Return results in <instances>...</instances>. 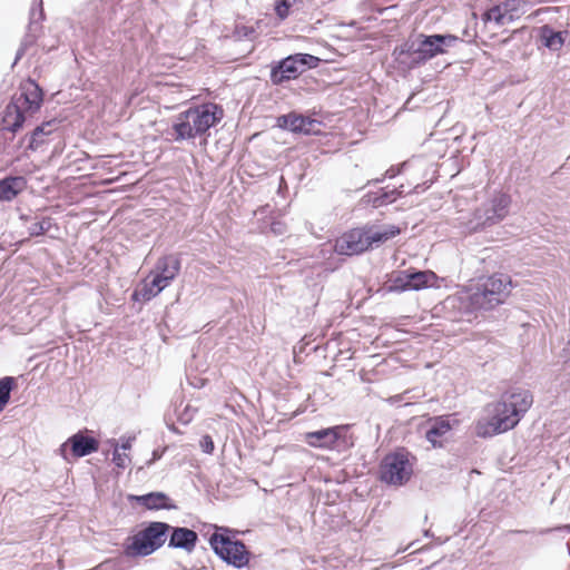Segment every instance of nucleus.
<instances>
[{
    "label": "nucleus",
    "mask_w": 570,
    "mask_h": 570,
    "mask_svg": "<svg viewBox=\"0 0 570 570\" xmlns=\"http://www.w3.org/2000/svg\"><path fill=\"white\" fill-rule=\"evenodd\" d=\"M451 430L452 425L448 415L435 416L431 420L429 428L425 430V439L434 449H441L443 448L441 438Z\"/></svg>",
    "instance_id": "obj_21"
},
{
    "label": "nucleus",
    "mask_w": 570,
    "mask_h": 570,
    "mask_svg": "<svg viewBox=\"0 0 570 570\" xmlns=\"http://www.w3.org/2000/svg\"><path fill=\"white\" fill-rule=\"evenodd\" d=\"M45 91L32 78H27L19 86V94L12 96L3 111V129L17 132L27 122V114H36L42 106Z\"/></svg>",
    "instance_id": "obj_5"
},
{
    "label": "nucleus",
    "mask_w": 570,
    "mask_h": 570,
    "mask_svg": "<svg viewBox=\"0 0 570 570\" xmlns=\"http://www.w3.org/2000/svg\"><path fill=\"white\" fill-rule=\"evenodd\" d=\"M401 173V169L395 166H391L385 173L384 177L386 178H394Z\"/></svg>",
    "instance_id": "obj_41"
},
{
    "label": "nucleus",
    "mask_w": 570,
    "mask_h": 570,
    "mask_svg": "<svg viewBox=\"0 0 570 570\" xmlns=\"http://www.w3.org/2000/svg\"><path fill=\"white\" fill-rule=\"evenodd\" d=\"M365 227L368 243H371V249L381 246L389 239L401 234V228L396 225H387L383 229H379L374 225H365Z\"/></svg>",
    "instance_id": "obj_24"
},
{
    "label": "nucleus",
    "mask_w": 570,
    "mask_h": 570,
    "mask_svg": "<svg viewBox=\"0 0 570 570\" xmlns=\"http://www.w3.org/2000/svg\"><path fill=\"white\" fill-rule=\"evenodd\" d=\"M508 13L507 4H494L483 11L481 20L484 23L494 22L497 26H503Z\"/></svg>",
    "instance_id": "obj_25"
},
{
    "label": "nucleus",
    "mask_w": 570,
    "mask_h": 570,
    "mask_svg": "<svg viewBox=\"0 0 570 570\" xmlns=\"http://www.w3.org/2000/svg\"><path fill=\"white\" fill-rule=\"evenodd\" d=\"M303 440L311 448L346 453L355 446L356 438L352 425L340 424L305 432Z\"/></svg>",
    "instance_id": "obj_10"
},
{
    "label": "nucleus",
    "mask_w": 570,
    "mask_h": 570,
    "mask_svg": "<svg viewBox=\"0 0 570 570\" xmlns=\"http://www.w3.org/2000/svg\"><path fill=\"white\" fill-rule=\"evenodd\" d=\"M46 19L43 2L42 0H35L29 12V23L28 27L30 30H42V22Z\"/></svg>",
    "instance_id": "obj_26"
},
{
    "label": "nucleus",
    "mask_w": 570,
    "mask_h": 570,
    "mask_svg": "<svg viewBox=\"0 0 570 570\" xmlns=\"http://www.w3.org/2000/svg\"><path fill=\"white\" fill-rule=\"evenodd\" d=\"M234 37L238 40H243L249 38L253 33H255L254 27L245 26V24H236L234 28Z\"/></svg>",
    "instance_id": "obj_34"
},
{
    "label": "nucleus",
    "mask_w": 570,
    "mask_h": 570,
    "mask_svg": "<svg viewBox=\"0 0 570 570\" xmlns=\"http://www.w3.org/2000/svg\"><path fill=\"white\" fill-rule=\"evenodd\" d=\"M53 226V219L51 217H41L40 220H36L28 226V233L31 237H38L45 235Z\"/></svg>",
    "instance_id": "obj_30"
},
{
    "label": "nucleus",
    "mask_w": 570,
    "mask_h": 570,
    "mask_svg": "<svg viewBox=\"0 0 570 570\" xmlns=\"http://www.w3.org/2000/svg\"><path fill=\"white\" fill-rule=\"evenodd\" d=\"M166 424H167V428H168L169 431H171V432H174L176 434L180 433V431L176 428V425L174 423H168L167 422Z\"/></svg>",
    "instance_id": "obj_47"
},
{
    "label": "nucleus",
    "mask_w": 570,
    "mask_h": 570,
    "mask_svg": "<svg viewBox=\"0 0 570 570\" xmlns=\"http://www.w3.org/2000/svg\"><path fill=\"white\" fill-rule=\"evenodd\" d=\"M532 404L533 395L530 390L519 386L510 387L494 404L491 417L476 422L475 435L488 439L514 429Z\"/></svg>",
    "instance_id": "obj_3"
},
{
    "label": "nucleus",
    "mask_w": 570,
    "mask_h": 570,
    "mask_svg": "<svg viewBox=\"0 0 570 570\" xmlns=\"http://www.w3.org/2000/svg\"><path fill=\"white\" fill-rule=\"evenodd\" d=\"M463 36L469 37L470 39L468 42L471 43L474 41V39L476 37V32L475 31L471 32V30L469 28H465L463 30Z\"/></svg>",
    "instance_id": "obj_44"
},
{
    "label": "nucleus",
    "mask_w": 570,
    "mask_h": 570,
    "mask_svg": "<svg viewBox=\"0 0 570 570\" xmlns=\"http://www.w3.org/2000/svg\"><path fill=\"white\" fill-rule=\"evenodd\" d=\"M291 57L297 65L298 70H301V75L308 69L317 68L321 63V58L311 53L296 52L291 55Z\"/></svg>",
    "instance_id": "obj_28"
},
{
    "label": "nucleus",
    "mask_w": 570,
    "mask_h": 570,
    "mask_svg": "<svg viewBox=\"0 0 570 570\" xmlns=\"http://www.w3.org/2000/svg\"><path fill=\"white\" fill-rule=\"evenodd\" d=\"M284 225L281 222H275L272 224V230L274 234L281 235L283 234Z\"/></svg>",
    "instance_id": "obj_43"
},
{
    "label": "nucleus",
    "mask_w": 570,
    "mask_h": 570,
    "mask_svg": "<svg viewBox=\"0 0 570 570\" xmlns=\"http://www.w3.org/2000/svg\"><path fill=\"white\" fill-rule=\"evenodd\" d=\"M386 179V177H384V175L380 178H375V179H372V180H368L367 181V185H376V184H381L383 183L384 180Z\"/></svg>",
    "instance_id": "obj_46"
},
{
    "label": "nucleus",
    "mask_w": 570,
    "mask_h": 570,
    "mask_svg": "<svg viewBox=\"0 0 570 570\" xmlns=\"http://www.w3.org/2000/svg\"><path fill=\"white\" fill-rule=\"evenodd\" d=\"M27 50L28 49L24 48L23 46H21V45L19 46V48H18V50L16 52V56H14V60H13L12 67L18 63V61L24 56Z\"/></svg>",
    "instance_id": "obj_42"
},
{
    "label": "nucleus",
    "mask_w": 570,
    "mask_h": 570,
    "mask_svg": "<svg viewBox=\"0 0 570 570\" xmlns=\"http://www.w3.org/2000/svg\"><path fill=\"white\" fill-rule=\"evenodd\" d=\"M151 287H154L159 294L169 286L170 282L166 279V277L160 276L155 272L153 278L148 281Z\"/></svg>",
    "instance_id": "obj_36"
},
{
    "label": "nucleus",
    "mask_w": 570,
    "mask_h": 570,
    "mask_svg": "<svg viewBox=\"0 0 570 570\" xmlns=\"http://www.w3.org/2000/svg\"><path fill=\"white\" fill-rule=\"evenodd\" d=\"M371 249L366 227H356L344 232L336 240L334 250L338 255L355 256Z\"/></svg>",
    "instance_id": "obj_13"
},
{
    "label": "nucleus",
    "mask_w": 570,
    "mask_h": 570,
    "mask_svg": "<svg viewBox=\"0 0 570 570\" xmlns=\"http://www.w3.org/2000/svg\"><path fill=\"white\" fill-rule=\"evenodd\" d=\"M568 554L570 556V543H567Z\"/></svg>",
    "instance_id": "obj_49"
},
{
    "label": "nucleus",
    "mask_w": 570,
    "mask_h": 570,
    "mask_svg": "<svg viewBox=\"0 0 570 570\" xmlns=\"http://www.w3.org/2000/svg\"><path fill=\"white\" fill-rule=\"evenodd\" d=\"M416 458L405 448H397L383 456L379 466V480L387 485H405L413 475Z\"/></svg>",
    "instance_id": "obj_9"
},
{
    "label": "nucleus",
    "mask_w": 570,
    "mask_h": 570,
    "mask_svg": "<svg viewBox=\"0 0 570 570\" xmlns=\"http://www.w3.org/2000/svg\"><path fill=\"white\" fill-rule=\"evenodd\" d=\"M224 115V108L216 102L208 101L190 106L179 112L173 121L174 140H190L206 135L210 128L223 120Z\"/></svg>",
    "instance_id": "obj_4"
},
{
    "label": "nucleus",
    "mask_w": 570,
    "mask_h": 570,
    "mask_svg": "<svg viewBox=\"0 0 570 570\" xmlns=\"http://www.w3.org/2000/svg\"><path fill=\"white\" fill-rule=\"evenodd\" d=\"M562 353L567 361H570V338L568 340L566 346L563 347Z\"/></svg>",
    "instance_id": "obj_45"
},
{
    "label": "nucleus",
    "mask_w": 570,
    "mask_h": 570,
    "mask_svg": "<svg viewBox=\"0 0 570 570\" xmlns=\"http://www.w3.org/2000/svg\"><path fill=\"white\" fill-rule=\"evenodd\" d=\"M321 125V120L304 116L294 110L276 118V126L279 129L305 136L320 135V130H316L315 127Z\"/></svg>",
    "instance_id": "obj_15"
},
{
    "label": "nucleus",
    "mask_w": 570,
    "mask_h": 570,
    "mask_svg": "<svg viewBox=\"0 0 570 570\" xmlns=\"http://www.w3.org/2000/svg\"><path fill=\"white\" fill-rule=\"evenodd\" d=\"M40 33H41V30H30L28 28L24 37L22 38V40L20 42V45L23 46L27 49L30 48L31 46H33L37 42Z\"/></svg>",
    "instance_id": "obj_35"
},
{
    "label": "nucleus",
    "mask_w": 570,
    "mask_h": 570,
    "mask_svg": "<svg viewBox=\"0 0 570 570\" xmlns=\"http://www.w3.org/2000/svg\"><path fill=\"white\" fill-rule=\"evenodd\" d=\"M199 446L204 453L213 454L215 450V443L213 441V438L209 434L203 435L199 441Z\"/></svg>",
    "instance_id": "obj_38"
},
{
    "label": "nucleus",
    "mask_w": 570,
    "mask_h": 570,
    "mask_svg": "<svg viewBox=\"0 0 570 570\" xmlns=\"http://www.w3.org/2000/svg\"><path fill=\"white\" fill-rule=\"evenodd\" d=\"M168 530V523L164 521L144 522L137 533L125 539L122 557L138 559L154 554L166 543Z\"/></svg>",
    "instance_id": "obj_7"
},
{
    "label": "nucleus",
    "mask_w": 570,
    "mask_h": 570,
    "mask_svg": "<svg viewBox=\"0 0 570 570\" xmlns=\"http://www.w3.org/2000/svg\"><path fill=\"white\" fill-rule=\"evenodd\" d=\"M463 40L452 33L412 32L392 51L393 62L400 71L406 72L424 66L433 58L445 55L450 48Z\"/></svg>",
    "instance_id": "obj_2"
},
{
    "label": "nucleus",
    "mask_w": 570,
    "mask_h": 570,
    "mask_svg": "<svg viewBox=\"0 0 570 570\" xmlns=\"http://www.w3.org/2000/svg\"><path fill=\"white\" fill-rule=\"evenodd\" d=\"M420 188H421V185H420V184H417V185L414 187L413 193H419V191H420Z\"/></svg>",
    "instance_id": "obj_48"
},
{
    "label": "nucleus",
    "mask_w": 570,
    "mask_h": 570,
    "mask_svg": "<svg viewBox=\"0 0 570 570\" xmlns=\"http://www.w3.org/2000/svg\"><path fill=\"white\" fill-rule=\"evenodd\" d=\"M512 287L509 275L494 273L481 278L475 286L448 296L442 305L444 309H458L461 315L491 311L505 302Z\"/></svg>",
    "instance_id": "obj_1"
},
{
    "label": "nucleus",
    "mask_w": 570,
    "mask_h": 570,
    "mask_svg": "<svg viewBox=\"0 0 570 570\" xmlns=\"http://www.w3.org/2000/svg\"><path fill=\"white\" fill-rule=\"evenodd\" d=\"M167 450H168V446L155 449L151 452V458L146 461L145 465L147 468L151 466L155 462L159 461L164 456V454L166 453Z\"/></svg>",
    "instance_id": "obj_39"
},
{
    "label": "nucleus",
    "mask_w": 570,
    "mask_h": 570,
    "mask_svg": "<svg viewBox=\"0 0 570 570\" xmlns=\"http://www.w3.org/2000/svg\"><path fill=\"white\" fill-rule=\"evenodd\" d=\"M135 439H136V438H135V435H134V436H128V438L122 436V438L120 439V442H121V443H120V448H121L124 451H126V450H130V449H131V446H132V442L135 441Z\"/></svg>",
    "instance_id": "obj_40"
},
{
    "label": "nucleus",
    "mask_w": 570,
    "mask_h": 570,
    "mask_svg": "<svg viewBox=\"0 0 570 570\" xmlns=\"http://www.w3.org/2000/svg\"><path fill=\"white\" fill-rule=\"evenodd\" d=\"M299 76L301 70H298V67L291 55L274 62L271 67L269 79L275 86H281L284 82L295 80Z\"/></svg>",
    "instance_id": "obj_19"
},
{
    "label": "nucleus",
    "mask_w": 570,
    "mask_h": 570,
    "mask_svg": "<svg viewBox=\"0 0 570 570\" xmlns=\"http://www.w3.org/2000/svg\"><path fill=\"white\" fill-rule=\"evenodd\" d=\"M159 293L151 287L149 282L146 279L142 283L141 287H137L131 293V301L132 302H149L154 297H156Z\"/></svg>",
    "instance_id": "obj_29"
},
{
    "label": "nucleus",
    "mask_w": 570,
    "mask_h": 570,
    "mask_svg": "<svg viewBox=\"0 0 570 570\" xmlns=\"http://www.w3.org/2000/svg\"><path fill=\"white\" fill-rule=\"evenodd\" d=\"M127 500L131 504L141 507L147 511L177 510L176 502L163 491H150L144 494H128Z\"/></svg>",
    "instance_id": "obj_16"
},
{
    "label": "nucleus",
    "mask_w": 570,
    "mask_h": 570,
    "mask_svg": "<svg viewBox=\"0 0 570 570\" xmlns=\"http://www.w3.org/2000/svg\"><path fill=\"white\" fill-rule=\"evenodd\" d=\"M128 456L126 454H121L118 450V443L114 440V451H112V462L119 469L126 468V460Z\"/></svg>",
    "instance_id": "obj_37"
},
{
    "label": "nucleus",
    "mask_w": 570,
    "mask_h": 570,
    "mask_svg": "<svg viewBox=\"0 0 570 570\" xmlns=\"http://www.w3.org/2000/svg\"><path fill=\"white\" fill-rule=\"evenodd\" d=\"M61 124L62 119L57 117L43 120L22 137L21 144L26 142V150L38 151L53 139Z\"/></svg>",
    "instance_id": "obj_14"
},
{
    "label": "nucleus",
    "mask_w": 570,
    "mask_h": 570,
    "mask_svg": "<svg viewBox=\"0 0 570 570\" xmlns=\"http://www.w3.org/2000/svg\"><path fill=\"white\" fill-rule=\"evenodd\" d=\"M569 30H556L550 24H543L538 29V41L551 52H557L566 45Z\"/></svg>",
    "instance_id": "obj_20"
},
{
    "label": "nucleus",
    "mask_w": 570,
    "mask_h": 570,
    "mask_svg": "<svg viewBox=\"0 0 570 570\" xmlns=\"http://www.w3.org/2000/svg\"><path fill=\"white\" fill-rule=\"evenodd\" d=\"M197 412V409L191 407L189 404L185 405L183 410L178 406L175 409V414L179 423L187 425L191 422L194 414Z\"/></svg>",
    "instance_id": "obj_32"
},
{
    "label": "nucleus",
    "mask_w": 570,
    "mask_h": 570,
    "mask_svg": "<svg viewBox=\"0 0 570 570\" xmlns=\"http://www.w3.org/2000/svg\"><path fill=\"white\" fill-rule=\"evenodd\" d=\"M169 530L167 531V547L169 549H180L187 553H191L198 541V533L187 527L171 525L168 523Z\"/></svg>",
    "instance_id": "obj_17"
},
{
    "label": "nucleus",
    "mask_w": 570,
    "mask_h": 570,
    "mask_svg": "<svg viewBox=\"0 0 570 570\" xmlns=\"http://www.w3.org/2000/svg\"><path fill=\"white\" fill-rule=\"evenodd\" d=\"M404 194L405 190L403 189V185L392 188H390V186L380 187L376 190H370L364 194L361 202L366 206L380 208L396 202Z\"/></svg>",
    "instance_id": "obj_18"
},
{
    "label": "nucleus",
    "mask_w": 570,
    "mask_h": 570,
    "mask_svg": "<svg viewBox=\"0 0 570 570\" xmlns=\"http://www.w3.org/2000/svg\"><path fill=\"white\" fill-rule=\"evenodd\" d=\"M27 186V179L23 176H6L0 179V200H13Z\"/></svg>",
    "instance_id": "obj_22"
},
{
    "label": "nucleus",
    "mask_w": 570,
    "mask_h": 570,
    "mask_svg": "<svg viewBox=\"0 0 570 570\" xmlns=\"http://www.w3.org/2000/svg\"><path fill=\"white\" fill-rule=\"evenodd\" d=\"M553 532H558V533H570V523L569 524H561V525H557V527H552V528H544V529H540V530H511L510 533H513V534H521V533H525V534H529V533H532V534H539V535H546V534H549V533H553Z\"/></svg>",
    "instance_id": "obj_31"
},
{
    "label": "nucleus",
    "mask_w": 570,
    "mask_h": 570,
    "mask_svg": "<svg viewBox=\"0 0 570 570\" xmlns=\"http://www.w3.org/2000/svg\"><path fill=\"white\" fill-rule=\"evenodd\" d=\"M432 271H421L414 267L395 272L390 278V292L403 293L407 291H420L432 286L436 279Z\"/></svg>",
    "instance_id": "obj_11"
},
{
    "label": "nucleus",
    "mask_w": 570,
    "mask_h": 570,
    "mask_svg": "<svg viewBox=\"0 0 570 570\" xmlns=\"http://www.w3.org/2000/svg\"><path fill=\"white\" fill-rule=\"evenodd\" d=\"M17 385V379L13 376H3L0 379V413L10 402L11 393Z\"/></svg>",
    "instance_id": "obj_27"
},
{
    "label": "nucleus",
    "mask_w": 570,
    "mask_h": 570,
    "mask_svg": "<svg viewBox=\"0 0 570 570\" xmlns=\"http://www.w3.org/2000/svg\"><path fill=\"white\" fill-rule=\"evenodd\" d=\"M214 532L208 538V543L214 554L225 564L235 569H244L249 566L253 553L245 542L237 538L238 531L225 527L213 525Z\"/></svg>",
    "instance_id": "obj_6"
},
{
    "label": "nucleus",
    "mask_w": 570,
    "mask_h": 570,
    "mask_svg": "<svg viewBox=\"0 0 570 570\" xmlns=\"http://www.w3.org/2000/svg\"><path fill=\"white\" fill-rule=\"evenodd\" d=\"M180 266V256L178 254H169L157 259L155 272L171 283L178 275Z\"/></svg>",
    "instance_id": "obj_23"
},
{
    "label": "nucleus",
    "mask_w": 570,
    "mask_h": 570,
    "mask_svg": "<svg viewBox=\"0 0 570 570\" xmlns=\"http://www.w3.org/2000/svg\"><path fill=\"white\" fill-rule=\"evenodd\" d=\"M292 2L289 0H275L274 11L281 21L288 18Z\"/></svg>",
    "instance_id": "obj_33"
},
{
    "label": "nucleus",
    "mask_w": 570,
    "mask_h": 570,
    "mask_svg": "<svg viewBox=\"0 0 570 570\" xmlns=\"http://www.w3.org/2000/svg\"><path fill=\"white\" fill-rule=\"evenodd\" d=\"M99 441L88 430H80L70 435L58 449L59 454L66 462L80 459L97 452Z\"/></svg>",
    "instance_id": "obj_12"
},
{
    "label": "nucleus",
    "mask_w": 570,
    "mask_h": 570,
    "mask_svg": "<svg viewBox=\"0 0 570 570\" xmlns=\"http://www.w3.org/2000/svg\"><path fill=\"white\" fill-rule=\"evenodd\" d=\"M511 204V196L507 193L500 191L492 195L472 212L465 223V229L469 233H480L499 224L508 216Z\"/></svg>",
    "instance_id": "obj_8"
}]
</instances>
